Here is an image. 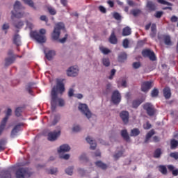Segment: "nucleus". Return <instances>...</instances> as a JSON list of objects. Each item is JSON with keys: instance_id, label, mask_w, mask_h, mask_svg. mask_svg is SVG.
<instances>
[{"instance_id": "obj_2", "label": "nucleus", "mask_w": 178, "mask_h": 178, "mask_svg": "<svg viewBox=\"0 0 178 178\" xmlns=\"http://www.w3.org/2000/svg\"><path fill=\"white\" fill-rule=\"evenodd\" d=\"M47 31L44 29H42L39 31V33L37 31H31L30 36L31 38L37 40L39 44H44L47 41V38L45 37V33Z\"/></svg>"}, {"instance_id": "obj_35", "label": "nucleus", "mask_w": 178, "mask_h": 178, "mask_svg": "<svg viewBox=\"0 0 178 178\" xmlns=\"http://www.w3.org/2000/svg\"><path fill=\"white\" fill-rule=\"evenodd\" d=\"M95 165L97 166V168H100L101 169H106L107 168L106 164L102 163V161H97Z\"/></svg>"}, {"instance_id": "obj_21", "label": "nucleus", "mask_w": 178, "mask_h": 178, "mask_svg": "<svg viewBox=\"0 0 178 178\" xmlns=\"http://www.w3.org/2000/svg\"><path fill=\"white\" fill-rule=\"evenodd\" d=\"M164 44L165 45L170 46L172 45V40H170V36L169 35H163Z\"/></svg>"}, {"instance_id": "obj_33", "label": "nucleus", "mask_w": 178, "mask_h": 178, "mask_svg": "<svg viewBox=\"0 0 178 178\" xmlns=\"http://www.w3.org/2000/svg\"><path fill=\"white\" fill-rule=\"evenodd\" d=\"M15 62V57H8L6 58V66H9V65H12Z\"/></svg>"}, {"instance_id": "obj_46", "label": "nucleus", "mask_w": 178, "mask_h": 178, "mask_svg": "<svg viewBox=\"0 0 178 178\" xmlns=\"http://www.w3.org/2000/svg\"><path fill=\"white\" fill-rule=\"evenodd\" d=\"M131 13L134 16H138L141 13V10L140 9H134L131 11Z\"/></svg>"}, {"instance_id": "obj_52", "label": "nucleus", "mask_w": 178, "mask_h": 178, "mask_svg": "<svg viewBox=\"0 0 178 178\" xmlns=\"http://www.w3.org/2000/svg\"><path fill=\"white\" fill-rule=\"evenodd\" d=\"M5 144H6V141L0 140V152L1 151H3V149H5Z\"/></svg>"}, {"instance_id": "obj_22", "label": "nucleus", "mask_w": 178, "mask_h": 178, "mask_svg": "<svg viewBox=\"0 0 178 178\" xmlns=\"http://www.w3.org/2000/svg\"><path fill=\"white\" fill-rule=\"evenodd\" d=\"M11 115H12V109L8 108H7V111L6 112V116L2 120V122L8 123V119H9V116H11Z\"/></svg>"}, {"instance_id": "obj_34", "label": "nucleus", "mask_w": 178, "mask_h": 178, "mask_svg": "<svg viewBox=\"0 0 178 178\" xmlns=\"http://www.w3.org/2000/svg\"><path fill=\"white\" fill-rule=\"evenodd\" d=\"M102 62L104 65V66H106V67H108L111 65V61L109 60V58H103L102 60Z\"/></svg>"}, {"instance_id": "obj_38", "label": "nucleus", "mask_w": 178, "mask_h": 178, "mask_svg": "<svg viewBox=\"0 0 178 178\" xmlns=\"http://www.w3.org/2000/svg\"><path fill=\"white\" fill-rule=\"evenodd\" d=\"M154 134H155V131H154V130H151L150 131H149L146 136L145 143H148V140H149L150 138L154 136Z\"/></svg>"}, {"instance_id": "obj_62", "label": "nucleus", "mask_w": 178, "mask_h": 178, "mask_svg": "<svg viewBox=\"0 0 178 178\" xmlns=\"http://www.w3.org/2000/svg\"><path fill=\"white\" fill-rule=\"evenodd\" d=\"M78 172L79 173V175H81V176H84V175H86V170H84V169L83 168H79Z\"/></svg>"}, {"instance_id": "obj_16", "label": "nucleus", "mask_w": 178, "mask_h": 178, "mask_svg": "<svg viewBox=\"0 0 178 178\" xmlns=\"http://www.w3.org/2000/svg\"><path fill=\"white\" fill-rule=\"evenodd\" d=\"M124 153V149L123 148V147L120 146L117 149V152L113 155V157L115 159H119V158L123 156Z\"/></svg>"}, {"instance_id": "obj_14", "label": "nucleus", "mask_w": 178, "mask_h": 178, "mask_svg": "<svg viewBox=\"0 0 178 178\" xmlns=\"http://www.w3.org/2000/svg\"><path fill=\"white\" fill-rule=\"evenodd\" d=\"M23 126V124H18L15 126V127L11 131V137L14 138L17 136V133L22 130V127Z\"/></svg>"}, {"instance_id": "obj_40", "label": "nucleus", "mask_w": 178, "mask_h": 178, "mask_svg": "<svg viewBox=\"0 0 178 178\" xmlns=\"http://www.w3.org/2000/svg\"><path fill=\"white\" fill-rule=\"evenodd\" d=\"M159 170L163 175H166V173L168 172V170L166 169V166H165V165H160L159 167Z\"/></svg>"}, {"instance_id": "obj_59", "label": "nucleus", "mask_w": 178, "mask_h": 178, "mask_svg": "<svg viewBox=\"0 0 178 178\" xmlns=\"http://www.w3.org/2000/svg\"><path fill=\"white\" fill-rule=\"evenodd\" d=\"M48 10L51 15H55L56 13L55 8H54L52 7H49Z\"/></svg>"}, {"instance_id": "obj_44", "label": "nucleus", "mask_w": 178, "mask_h": 178, "mask_svg": "<svg viewBox=\"0 0 178 178\" xmlns=\"http://www.w3.org/2000/svg\"><path fill=\"white\" fill-rule=\"evenodd\" d=\"M138 134H140V130H138V129H134L131 131V136L132 137H136L138 136Z\"/></svg>"}, {"instance_id": "obj_4", "label": "nucleus", "mask_w": 178, "mask_h": 178, "mask_svg": "<svg viewBox=\"0 0 178 178\" xmlns=\"http://www.w3.org/2000/svg\"><path fill=\"white\" fill-rule=\"evenodd\" d=\"M78 109L81 112V113H82V115H84V116L87 118V119H91V117L92 116V113H91L87 104L79 103L78 106Z\"/></svg>"}, {"instance_id": "obj_32", "label": "nucleus", "mask_w": 178, "mask_h": 178, "mask_svg": "<svg viewBox=\"0 0 178 178\" xmlns=\"http://www.w3.org/2000/svg\"><path fill=\"white\" fill-rule=\"evenodd\" d=\"M121 136L126 140V141H129V140H130V137L129 136V134H127V130H122L121 131Z\"/></svg>"}, {"instance_id": "obj_25", "label": "nucleus", "mask_w": 178, "mask_h": 178, "mask_svg": "<svg viewBox=\"0 0 178 178\" xmlns=\"http://www.w3.org/2000/svg\"><path fill=\"white\" fill-rule=\"evenodd\" d=\"M130 34H131V29H130V27L127 26V27L123 29V30H122V35L124 37H126L127 35H130Z\"/></svg>"}, {"instance_id": "obj_1", "label": "nucleus", "mask_w": 178, "mask_h": 178, "mask_svg": "<svg viewBox=\"0 0 178 178\" xmlns=\"http://www.w3.org/2000/svg\"><path fill=\"white\" fill-rule=\"evenodd\" d=\"M65 92V84H63V79H57L56 86L53 87L51 92V111L55 112L56 107L58 106H65V100L62 98L58 97V95H62Z\"/></svg>"}, {"instance_id": "obj_51", "label": "nucleus", "mask_w": 178, "mask_h": 178, "mask_svg": "<svg viewBox=\"0 0 178 178\" xmlns=\"http://www.w3.org/2000/svg\"><path fill=\"white\" fill-rule=\"evenodd\" d=\"M115 74H116V70L115 69L111 70L110 72V76H108V79L112 80Z\"/></svg>"}, {"instance_id": "obj_28", "label": "nucleus", "mask_w": 178, "mask_h": 178, "mask_svg": "<svg viewBox=\"0 0 178 178\" xmlns=\"http://www.w3.org/2000/svg\"><path fill=\"white\" fill-rule=\"evenodd\" d=\"M151 31L152 33H150L151 38H154L156 34V25L155 24H153L151 26Z\"/></svg>"}, {"instance_id": "obj_5", "label": "nucleus", "mask_w": 178, "mask_h": 178, "mask_svg": "<svg viewBox=\"0 0 178 178\" xmlns=\"http://www.w3.org/2000/svg\"><path fill=\"white\" fill-rule=\"evenodd\" d=\"M63 29H65V24L63 23L59 22L56 24L54 31L51 33L53 40H59V36L60 35V30H63Z\"/></svg>"}, {"instance_id": "obj_61", "label": "nucleus", "mask_w": 178, "mask_h": 178, "mask_svg": "<svg viewBox=\"0 0 178 178\" xmlns=\"http://www.w3.org/2000/svg\"><path fill=\"white\" fill-rule=\"evenodd\" d=\"M123 47L124 48H129V40L127 39L124 40Z\"/></svg>"}, {"instance_id": "obj_39", "label": "nucleus", "mask_w": 178, "mask_h": 178, "mask_svg": "<svg viewBox=\"0 0 178 178\" xmlns=\"http://www.w3.org/2000/svg\"><path fill=\"white\" fill-rule=\"evenodd\" d=\"M33 19L30 18L29 20H26V27H28L29 29H30V30L33 29L34 27V25L33 24Z\"/></svg>"}, {"instance_id": "obj_53", "label": "nucleus", "mask_w": 178, "mask_h": 178, "mask_svg": "<svg viewBox=\"0 0 178 178\" xmlns=\"http://www.w3.org/2000/svg\"><path fill=\"white\" fill-rule=\"evenodd\" d=\"M60 159H65V161H67V159H69L70 158V154H60Z\"/></svg>"}, {"instance_id": "obj_64", "label": "nucleus", "mask_w": 178, "mask_h": 178, "mask_svg": "<svg viewBox=\"0 0 178 178\" xmlns=\"http://www.w3.org/2000/svg\"><path fill=\"white\" fill-rule=\"evenodd\" d=\"M113 17L115 18L116 20H120V15L118 13L113 14Z\"/></svg>"}, {"instance_id": "obj_30", "label": "nucleus", "mask_w": 178, "mask_h": 178, "mask_svg": "<svg viewBox=\"0 0 178 178\" xmlns=\"http://www.w3.org/2000/svg\"><path fill=\"white\" fill-rule=\"evenodd\" d=\"M59 120H60V115L59 114L54 115L53 121L51 122V126H55Z\"/></svg>"}, {"instance_id": "obj_9", "label": "nucleus", "mask_w": 178, "mask_h": 178, "mask_svg": "<svg viewBox=\"0 0 178 178\" xmlns=\"http://www.w3.org/2000/svg\"><path fill=\"white\" fill-rule=\"evenodd\" d=\"M59 136H60V131H54L48 134L47 138L49 141H55L56 140H58Z\"/></svg>"}, {"instance_id": "obj_58", "label": "nucleus", "mask_w": 178, "mask_h": 178, "mask_svg": "<svg viewBox=\"0 0 178 178\" xmlns=\"http://www.w3.org/2000/svg\"><path fill=\"white\" fill-rule=\"evenodd\" d=\"M143 128L145 129V130H148L151 129V124H149V122H146L143 124Z\"/></svg>"}, {"instance_id": "obj_12", "label": "nucleus", "mask_w": 178, "mask_h": 178, "mask_svg": "<svg viewBox=\"0 0 178 178\" xmlns=\"http://www.w3.org/2000/svg\"><path fill=\"white\" fill-rule=\"evenodd\" d=\"M152 87V82L151 81H145L143 82L141 85V91L143 92H148L149 89Z\"/></svg>"}, {"instance_id": "obj_57", "label": "nucleus", "mask_w": 178, "mask_h": 178, "mask_svg": "<svg viewBox=\"0 0 178 178\" xmlns=\"http://www.w3.org/2000/svg\"><path fill=\"white\" fill-rule=\"evenodd\" d=\"M141 66V64L140 62H135L133 63V67L134 69H138Z\"/></svg>"}, {"instance_id": "obj_17", "label": "nucleus", "mask_w": 178, "mask_h": 178, "mask_svg": "<svg viewBox=\"0 0 178 178\" xmlns=\"http://www.w3.org/2000/svg\"><path fill=\"white\" fill-rule=\"evenodd\" d=\"M1 178H12V169L1 172Z\"/></svg>"}, {"instance_id": "obj_41", "label": "nucleus", "mask_w": 178, "mask_h": 178, "mask_svg": "<svg viewBox=\"0 0 178 178\" xmlns=\"http://www.w3.org/2000/svg\"><path fill=\"white\" fill-rule=\"evenodd\" d=\"M74 168L73 166H70L68 167L66 170H65V173L67 175H68L69 176H72V175H73V170H74Z\"/></svg>"}, {"instance_id": "obj_13", "label": "nucleus", "mask_w": 178, "mask_h": 178, "mask_svg": "<svg viewBox=\"0 0 178 178\" xmlns=\"http://www.w3.org/2000/svg\"><path fill=\"white\" fill-rule=\"evenodd\" d=\"M129 111H123L120 113V117L124 124H127L129 123Z\"/></svg>"}, {"instance_id": "obj_49", "label": "nucleus", "mask_w": 178, "mask_h": 178, "mask_svg": "<svg viewBox=\"0 0 178 178\" xmlns=\"http://www.w3.org/2000/svg\"><path fill=\"white\" fill-rule=\"evenodd\" d=\"M177 145H178V141L175 139H172L171 140V148L172 149L176 148V147H177Z\"/></svg>"}, {"instance_id": "obj_56", "label": "nucleus", "mask_w": 178, "mask_h": 178, "mask_svg": "<svg viewBox=\"0 0 178 178\" xmlns=\"http://www.w3.org/2000/svg\"><path fill=\"white\" fill-rule=\"evenodd\" d=\"M170 156H171V158H174V159H178V152L170 153Z\"/></svg>"}, {"instance_id": "obj_43", "label": "nucleus", "mask_w": 178, "mask_h": 178, "mask_svg": "<svg viewBox=\"0 0 178 178\" xmlns=\"http://www.w3.org/2000/svg\"><path fill=\"white\" fill-rule=\"evenodd\" d=\"M5 127H6V122H5V121H1L0 124V136L2 134V133H3Z\"/></svg>"}, {"instance_id": "obj_10", "label": "nucleus", "mask_w": 178, "mask_h": 178, "mask_svg": "<svg viewBox=\"0 0 178 178\" xmlns=\"http://www.w3.org/2000/svg\"><path fill=\"white\" fill-rule=\"evenodd\" d=\"M143 108L145 111H147L149 116H153L154 113H155V109L154 108V106L149 103H146Z\"/></svg>"}, {"instance_id": "obj_27", "label": "nucleus", "mask_w": 178, "mask_h": 178, "mask_svg": "<svg viewBox=\"0 0 178 178\" xmlns=\"http://www.w3.org/2000/svg\"><path fill=\"white\" fill-rule=\"evenodd\" d=\"M99 49L102 54H104V55H108V54H111V50L104 46H100Z\"/></svg>"}, {"instance_id": "obj_47", "label": "nucleus", "mask_w": 178, "mask_h": 178, "mask_svg": "<svg viewBox=\"0 0 178 178\" xmlns=\"http://www.w3.org/2000/svg\"><path fill=\"white\" fill-rule=\"evenodd\" d=\"M22 112H23V108L22 107H17L15 109V115L17 116H20V115H22Z\"/></svg>"}, {"instance_id": "obj_3", "label": "nucleus", "mask_w": 178, "mask_h": 178, "mask_svg": "<svg viewBox=\"0 0 178 178\" xmlns=\"http://www.w3.org/2000/svg\"><path fill=\"white\" fill-rule=\"evenodd\" d=\"M20 9H22V4L20 3V1H15L14 4V10L11 12L12 19H15V17H17V19H21V17H24V13L19 12Z\"/></svg>"}, {"instance_id": "obj_36", "label": "nucleus", "mask_w": 178, "mask_h": 178, "mask_svg": "<svg viewBox=\"0 0 178 178\" xmlns=\"http://www.w3.org/2000/svg\"><path fill=\"white\" fill-rule=\"evenodd\" d=\"M147 7L149 9V10H155L156 6L152 1H148L147 3Z\"/></svg>"}, {"instance_id": "obj_18", "label": "nucleus", "mask_w": 178, "mask_h": 178, "mask_svg": "<svg viewBox=\"0 0 178 178\" xmlns=\"http://www.w3.org/2000/svg\"><path fill=\"white\" fill-rule=\"evenodd\" d=\"M86 141L90 144V149H95L97 147V143H95V140H92V138L88 136L86 138Z\"/></svg>"}, {"instance_id": "obj_55", "label": "nucleus", "mask_w": 178, "mask_h": 178, "mask_svg": "<svg viewBox=\"0 0 178 178\" xmlns=\"http://www.w3.org/2000/svg\"><path fill=\"white\" fill-rule=\"evenodd\" d=\"M50 175H56L58 173V168H54L49 170Z\"/></svg>"}, {"instance_id": "obj_11", "label": "nucleus", "mask_w": 178, "mask_h": 178, "mask_svg": "<svg viewBox=\"0 0 178 178\" xmlns=\"http://www.w3.org/2000/svg\"><path fill=\"white\" fill-rule=\"evenodd\" d=\"M111 99L113 104H119L120 102L122 100V97L120 96L119 91L115 90L113 92Z\"/></svg>"}, {"instance_id": "obj_63", "label": "nucleus", "mask_w": 178, "mask_h": 178, "mask_svg": "<svg viewBox=\"0 0 178 178\" xmlns=\"http://www.w3.org/2000/svg\"><path fill=\"white\" fill-rule=\"evenodd\" d=\"M99 10H100V12H102V13H106V8H105V7L100 6L99 7Z\"/></svg>"}, {"instance_id": "obj_8", "label": "nucleus", "mask_w": 178, "mask_h": 178, "mask_svg": "<svg viewBox=\"0 0 178 178\" xmlns=\"http://www.w3.org/2000/svg\"><path fill=\"white\" fill-rule=\"evenodd\" d=\"M142 54L145 58H148L150 60H155L156 57H155V53L150 49H145L142 51Z\"/></svg>"}, {"instance_id": "obj_6", "label": "nucleus", "mask_w": 178, "mask_h": 178, "mask_svg": "<svg viewBox=\"0 0 178 178\" xmlns=\"http://www.w3.org/2000/svg\"><path fill=\"white\" fill-rule=\"evenodd\" d=\"M16 178H26L30 176V172L27 168H21L17 170L15 174Z\"/></svg>"}, {"instance_id": "obj_26", "label": "nucleus", "mask_w": 178, "mask_h": 178, "mask_svg": "<svg viewBox=\"0 0 178 178\" xmlns=\"http://www.w3.org/2000/svg\"><path fill=\"white\" fill-rule=\"evenodd\" d=\"M13 26L15 27V29H22V27L24 26V22L18 20L13 23Z\"/></svg>"}, {"instance_id": "obj_15", "label": "nucleus", "mask_w": 178, "mask_h": 178, "mask_svg": "<svg viewBox=\"0 0 178 178\" xmlns=\"http://www.w3.org/2000/svg\"><path fill=\"white\" fill-rule=\"evenodd\" d=\"M69 151H70V146L66 144L60 145L59 148L57 149L58 154H62L63 152H69Z\"/></svg>"}, {"instance_id": "obj_60", "label": "nucleus", "mask_w": 178, "mask_h": 178, "mask_svg": "<svg viewBox=\"0 0 178 178\" xmlns=\"http://www.w3.org/2000/svg\"><path fill=\"white\" fill-rule=\"evenodd\" d=\"M162 15H163V12L162 11H157L155 14V17L157 19H159V17H162Z\"/></svg>"}, {"instance_id": "obj_29", "label": "nucleus", "mask_w": 178, "mask_h": 178, "mask_svg": "<svg viewBox=\"0 0 178 178\" xmlns=\"http://www.w3.org/2000/svg\"><path fill=\"white\" fill-rule=\"evenodd\" d=\"M109 41L111 44H116L118 42V39H116V35H115V32H113L111 33V35L110 36Z\"/></svg>"}, {"instance_id": "obj_23", "label": "nucleus", "mask_w": 178, "mask_h": 178, "mask_svg": "<svg viewBox=\"0 0 178 178\" xmlns=\"http://www.w3.org/2000/svg\"><path fill=\"white\" fill-rule=\"evenodd\" d=\"M143 102H144V99L134 100L132 102V106L133 108H138V106H140Z\"/></svg>"}, {"instance_id": "obj_48", "label": "nucleus", "mask_w": 178, "mask_h": 178, "mask_svg": "<svg viewBox=\"0 0 178 178\" xmlns=\"http://www.w3.org/2000/svg\"><path fill=\"white\" fill-rule=\"evenodd\" d=\"M161 154H162L161 149H156L154 154V158H159L161 156Z\"/></svg>"}, {"instance_id": "obj_24", "label": "nucleus", "mask_w": 178, "mask_h": 178, "mask_svg": "<svg viewBox=\"0 0 178 178\" xmlns=\"http://www.w3.org/2000/svg\"><path fill=\"white\" fill-rule=\"evenodd\" d=\"M163 95L166 99H169L170 98L172 93L170 92V88H165L163 90Z\"/></svg>"}, {"instance_id": "obj_45", "label": "nucleus", "mask_w": 178, "mask_h": 178, "mask_svg": "<svg viewBox=\"0 0 178 178\" xmlns=\"http://www.w3.org/2000/svg\"><path fill=\"white\" fill-rule=\"evenodd\" d=\"M158 94H159V91L158 89L154 88L152 90L151 97H152V98H155L156 97H158Z\"/></svg>"}, {"instance_id": "obj_42", "label": "nucleus", "mask_w": 178, "mask_h": 178, "mask_svg": "<svg viewBox=\"0 0 178 178\" xmlns=\"http://www.w3.org/2000/svg\"><path fill=\"white\" fill-rule=\"evenodd\" d=\"M81 130H82V128L79 124L74 125L72 128V131H74V133H79V131H81Z\"/></svg>"}, {"instance_id": "obj_50", "label": "nucleus", "mask_w": 178, "mask_h": 178, "mask_svg": "<svg viewBox=\"0 0 178 178\" xmlns=\"http://www.w3.org/2000/svg\"><path fill=\"white\" fill-rule=\"evenodd\" d=\"M157 2H159V3H161L162 5H168V6H172L171 3H169L165 0H157Z\"/></svg>"}, {"instance_id": "obj_19", "label": "nucleus", "mask_w": 178, "mask_h": 178, "mask_svg": "<svg viewBox=\"0 0 178 178\" xmlns=\"http://www.w3.org/2000/svg\"><path fill=\"white\" fill-rule=\"evenodd\" d=\"M13 42L19 47V45H22V38L20 37V35L15 34L13 37Z\"/></svg>"}, {"instance_id": "obj_7", "label": "nucleus", "mask_w": 178, "mask_h": 178, "mask_svg": "<svg viewBox=\"0 0 178 178\" xmlns=\"http://www.w3.org/2000/svg\"><path fill=\"white\" fill-rule=\"evenodd\" d=\"M79 70L77 65L71 66L67 70V75L70 77H76L79 74Z\"/></svg>"}, {"instance_id": "obj_37", "label": "nucleus", "mask_w": 178, "mask_h": 178, "mask_svg": "<svg viewBox=\"0 0 178 178\" xmlns=\"http://www.w3.org/2000/svg\"><path fill=\"white\" fill-rule=\"evenodd\" d=\"M24 3H26V5H29V6H30L31 8H33V9H35V6H34V2L33 1V0H22Z\"/></svg>"}, {"instance_id": "obj_31", "label": "nucleus", "mask_w": 178, "mask_h": 178, "mask_svg": "<svg viewBox=\"0 0 178 178\" xmlns=\"http://www.w3.org/2000/svg\"><path fill=\"white\" fill-rule=\"evenodd\" d=\"M126 59H127V54H126V53H121L118 56L119 62H124V60H126Z\"/></svg>"}, {"instance_id": "obj_54", "label": "nucleus", "mask_w": 178, "mask_h": 178, "mask_svg": "<svg viewBox=\"0 0 178 178\" xmlns=\"http://www.w3.org/2000/svg\"><path fill=\"white\" fill-rule=\"evenodd\" d=\"M79 160L83 162L84 161H87V155L85 153H83L82 154H81V156H79Z\"/></svg>"}, {"instance_id": "obj_20", "label": "nucleus", "mask_w": 178, "mask_h": 178, "mask_svg": "<svg viewBox=\"0 0 178 178\" xmlns=\"http://www.w3.org/2000/svg\"><path fill=\"white\" fill-rule=\"evenodd\" d=\"M45 56L48 60H51L56 55L55 51L49 50L47 53L44 51Z\"/></svg>"}]
</instances>
